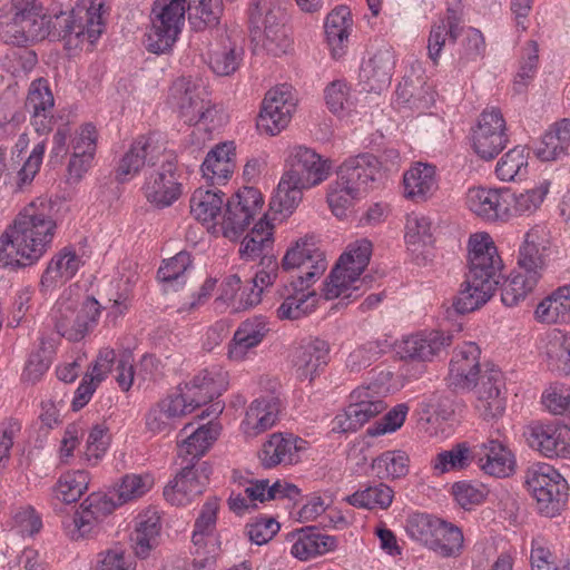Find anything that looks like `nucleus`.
<instances>
[{
  "label": "nucleus",
  "instance_id": "4d7b16f0",
  "mask_svg": "<svg viewBox=\"0 0 570 570\" xmlns=\"http://www.w3.org/2000/svg\"><path fill=\"white\" fill-rule=\"evenodd\" d=\"M473 459V450L468 443L455 444L450 450L442 451L435 455L431 465L434 474L442 475L452 471L466 469Z\"/></svg>",
  "mask_w": 570,
  "mask_h": 570
},
{
  "label": "nucleus",
  "instance_id": "680f3d73",
  "mask_svg": "<svg viewBox=\"0 0 570 570\" xmlns=\"http://www.w3.org/2000/svg\"><path fill=\"white\" fill-rule=\"evenodd\" d=\"M90 476L86 470L68 471L61 474L56 483V497L66 503H73L87 491Z\"/></svg>",
  "mask_w": 570,
  "mask_h": 570
},
{
  "label": "nucleus",
  "instance_id": "0e129e2a",
  "mask_svg": "<svg viewBox=\"0 0 570 570\" xmlns=\"http://www.w3.org/2000/svg\"><path fill=\"white\" fill-rule=\"evenodd\" d=\"M528 153L523 146L507 151L495 167L497 177L502 181H513L528 174Z\"/></svg>",
  "mask_w": 570,
  "mask_h": 570
},
{
  "label": "nucleus",
  "instance_id": "3c124183",
  "mask_svg": "<svg viewBox=\"0 0 570 570\" xmlns=\"http://www.w3.org/2000/svg\"><path fill=\"white\" fill-rule=\"evenodd\" d=\"M541 274L517 267L502 286L501 299L505 306H515L523 301L537 286Z\"/></svg>",
  "mask_w": 570,
  "mask_h": 570
},
{
  "label": "nucleus",
  "instance_id": "69168bd1",
  "mask_svg": "<svg viewBox=\"0 0 570 570\" xmlns=\"http://www.w3.org/2000/svg\"><path fill=\"white\" fill-rule=\"evenodd\" d=\"M404 239L407 248L415 253L432 244L431 220L419 213L406 216Z\"/></svg>",
  "mask_w": 570,
  "mask_h": 570
},
{
  "label": "nucleus",
  "instance_id": "cd10ccee",
  "mask_svg": "<svg viewBox=\"0 0 570 570\" xmlns=\"http://www.w3.org/2000/svg\"><path fill=\"white\" fill-rule=\"evenodd\" d=\"M463 31V10L449 7L443 16L435 20L428 38V56L434 65L439 63L446 39L454 42Z\"/></svg>",
  "mask_w": 570,
  "mask_h": 570
},
{
  "label": "nucleus",
  "instance_id": "aec40b11",
  "mask_svg": "<svg viewBox=\"0 0 570 570\" xmlns=\"http://www.w3.org/2000/svg\"><path fill=\"white\" fill-rule=\"evenodd\" d=\"M551 230L546 225H534L524 235L519 248L518 265L528 271H534L542 275L547 267L548 258L553 253Z\"/></svg>",
  "mask_w": 570,
  "mask_h": 570
},
{
  "label": "nucleus",
  "instance_id": "de8ad7c7",
  "mask_svg": "<svg viewBox=\"0 0 570 570\" xmlns=\"http://www.w3.org/2000/svg\"><path fill=\"white\" fill-rule=\"evenodd\" d=\"M273 228L274 226L267 219L261 218L244 237L239 247L240 257L245 261H255L262 259L265 255H272Z\"/></svg>",
  "mask_w": 570,
  "mask_h": 570
},
{
  "label": "nucleus",
  "instance_id": "4468645a",
  "mask_svg": "<svg viewBox=\"0 0 570 570\" xmlns=\"http://www.w3.org/2000/svg\"><path fill=\"white\" fill-rule=\"evenodd\" d=\"M527 445L547 459L570 460V429L556 422H533L524 428Z\"/></svg>",
  "mask_w": 570,
  "mask_h": 570
},
{
  "label": "nucleus",
  "instance_id": "c85d7f7f",
  "mask_svg": "<svg viewBox=\"0 0 570 570\" xmlns=\"http://www.w3.org/2000/svg\"><path fill=\"white\" fill-rule=\"evenodd\" d=\"M191 424H186L177 435L178 455L188 463L203 456L217 440L220 426L213 421L191 430Z\"/></svg>",
  "mask_w": 570,
  "mask_h": 570
},
{
  "label": "nucleus",
  "instance_id": "58836bf2",
  "mask_svg": "<svg viewBox=\"0 0 570 570\" xmlns=\"http://www.w3.org/2000/svg\"><path fill=\"white\" fill-rule=\"evenodd\" d=\"M550 185L549 180H543L533 188L520 193H512L505 188V222L534 214L549 194Z\"/></svg>",
  "mask_w": 570,
  "mask_h": 570
},
{
  "label": "nucleus",
  "instance_id": "864d4df0",
  "mask_svg": "<svg viewBox=\"0 0 570 570\" xmlns=\"http://www.w3.org/2000/svg\"><path fill=\"white\" fill-rule=\"evenodd\" d=\"M307 189L309 188L302 186L298 181L283 173L269 202L271 209L283 217L289 216L301 204L303 193Z\"/></svg>",
  "mask_w": 570,
  "mask_h": 570
},
{
  "label": "nucleus",
  "instance_id": "412c9836",
  "mask_svg": "<svg viewBox=\"0 0 570 570\" xmlns=\"http://www.w3.org/2000/svg\"><path fill=\"white\" fill-rule=\"evenodd\" d=\"M336 177L362 198L381 177V164L371 154L350 157L340 165Z\"/></svg>",
  "mask_w": 570,
  "mask_h": 570
},
{
  "label": "nucleus",
  "instance_id": "79ce46f5",
  "mask_svg": "<svg viewBox=\"0 0 570 570\" xmlns=\"http://www.w3.org/2000/svg\"><path fill=\"white\" fill-rule=\"evenodd\" d=\"M570 147V119L552 125L535 144L534 154L542 161H553L564 157Z\"/></svg>",
  "mask_w": 570,
  "mask_h": 570
},
{
  "label": "nucleus",
  "instance_id": "1a4fd4ad",
  "mask_svg": "<svg viewBox=\"0 0 570 570\" xmlns=\"http://www.w3.org/2000/svg\"><path fill=\"white\" fill-rule=\"evenodd\" d=\"M284 271L298 269L296 282L312 286L326 271L327 261L313 235L299 237L282 258Z\"/></svg>",
  "mask_w": 570,
  "mask_h": 570
},
{
  "label": "nucleus",
  "instance_id": "39448f33",
  "mask_svg": "<svg viewBox=\"0 0 570 570\" xmlns=\"http://www.w3.org/2000/svg\"><path fill=\"white\" fill-rule=\"evenodd\" d=\"M169 105L188 125L213 122L216 109L208 99V92L202 79L180 77L176 79L168 98Z\"/></svg>",
  "mask_w": 570,
  "mask_h": 570
},
{
  "label": "nucleus",
  "instance_id": "f704fd0d",
  "mask_svg": "<svg viewBox=\"0 0 570 570\" xmlns=\"http://www.w3.org/2000/svg\"><path fill=\"white\" fill-rule=\"evenodd\" d=\"M268 331V323L264 316L243 321L228 345V357L236 362L245 360L248 353L263 342Z\"/></svg>",
  "mask_w": 570,
  "mask_h": 570
},
{
  "label": "nucleus",
  "instance_id": "5fc2aeb1",
  "mask_svg": "<svg viewBox=\"0 0 570 570\" xmlns=\"http://www.w3.org/2000/svg\"><path fill=\"white\" fill-rule=\"evenodd\" d=\"M190 214L203 224L215 226L214 222L224 205V194L219 190L197 188L189 200Z\"/></svg>",
  "mask_w": 570,
  "mask_h": 570
},
{
  "label": "nucleus",
  "instance_id": "e433bc0d",
  "mask_svg": "<svg viewBox=\"0 0 570 570\" xmlns=\"http://www.w3.org/2000/svg\"><path fill=\"white\" fill-rule=\"evenodd\" d=\"M279 413V402L274 396L254 400L248 406L240 429L246 438H256L272 429Z\"/></svg>",
  "mask_w": 570,
  "mask_h": 570
},
{
  "label": "nucleus",
  "instance_id": "2f4dec72",
  "mask_svg": "<svg viewBox=\"0 0 570 570\" xmlns=\"http://www.w3.org/2000/svg\"><path fill=\"white\" fill-rule=\"evenodd\" d=\"M503 382L499 371L483 377L476 390L475 410L479 416L495 424L505 411V397L502 394Z\"/></svg>",
  "mask_w": 570,
  "mask_h": 570
},
{
  "label": "nucleus",
  "instance_id": "bb28decb",
  "mask_svg": "<svg viewBox=\"0 0 570 570\" xmlns=\"http://www.w3.org/2000/svg\"><path fill=\"white\" fill-rule=\"evenodd\" d=\"M236 168V145L224 141L215 145L202 164V176L209 185H224L233 176Z\"/></svg>",
  "mask_w": 570,
  "mask_h": 570
},
{
  "label": "nucleus",
  "instance_id": "49530a36",
  "mask_svg": "<svg viewBox=\"0 0 570 570\" xmlns=\"http://www.w3.org/2000/svg\"><path fill=\"white\" fill-rule=\"evenodd\" d=\"M386 409L384 400L374 401H351L344 414L337 415L334 420V428L338 432L356 431L364 423L370 421Z\"/></svg>",
  "mask_w": 570,
  "mask_h": 570
},
{
  "label": "nucleus",
  "instance_id": "20e7f679",
  "mask_svg": "<svg viewBox=\"0 0 570 570\" xmlns=\"http://www.w3.org/2000/svg\"><path fill=\"white\" fill-rule=\"evenodd\" d=\"M524 482L540 514L553 518L561 513L568 501V483L558 470L544 462L533 463Z\"/></svg>",
  "mask_w": 570,
  "mask_h": 570
},
{
  "label": "nucleus",
  "instance_id": "9b49d317",
  "mask_svg": "<svg viewBox=\"0 0 570 570\" xmlns=\"http://www.w3.org/2000/svg\"><path fill=\"white\" fill-rule=\"evenodd\" d=\"M285 166V174L309 189L325 181L332 170V163L328 159L304 145L288 148Z\"/></svg>",
  "mask_w": 570,
  "mask_h": 570
},
{
  "label": "nucleus",
  "instance_id": "423d86ee",
  "mask_svg": "<svg viewBox=\"0 0 570 570\" xmlns=\"http://www.w3.org/2000/svg\"><path fill=\"white\" fill-rule=\"evenodd\" d=\"M187 0H156L146 46L150 52L163 53L176 42L185 21Z\"/></svg>",
  "mask_w": 570,
  "mask_h": 570
},
{
  "label": "nucleus",
  "instance_id": "f3484780",
  "mask_svg": "<svg viewBox=\"0 0 570 570\" xmlns=\"http://www.w3.org/2000/svg\"><path fill=\"white\" fill-rule=\"evenodd\" d=\"M210 468L188 463L164 489L165 499L173 505H186L200 495L208 482Z\"/></svg>",
  "mask_w": 570,
  "mask_h": 570
},
{
  "label": "nucleus",
  "instance_id": "37998d69",
  "mask_svg": "<svg viewBox=\"0 0 570 570\" xmlns=\"http://www.w3.org/2000/svg\"><path fill=\"white\" fill-rule=\"evenodd\" d=\"M365 289L361 276L353 275L347 267L336 263L324 284L323 294L326 299H348L357 298Z\"/></svg>",
  "mask_w": 570,
  "mask_h": 570
},
{
  "label": "nucleus",
  "instance_id": "4c0bfd02",
  "mask_svg": "<svg viewBox=\"0 0 570 570\" xmlns=\"http://www.w3.org/2000/svg\"><path fill=\"white\" fill-rule=\"evenodd\" d=\"M160 533V517L155 509L141 511L135 519V529L130 540L135 553L139 558H146L158 544Z\"/></svg>",
  "mask_w": 570,
  "mask_h": 570
},
{
  "label": "nucleus",
  "instance_id": "9d476101",
  "mask_svg": "<svg viewBox=\"0 0 570 570\" xmlns=\"http://www.w3.org/2000/svg\"><path fill=\"white\" fill-rule=\"evenodd\" d=\"M472 148L482 159L490 160L508 145L507 122L500 109L490 107L479 116L471 132Z\"/></svg>",
  "mask_w": 570,
  "mask_h": 570
},
{
  "label": "nucleus",
  "instance_id": "6ab92c4d",
  "mask_svg": "<svg viewBox=\"0 0 570 570\" xmlns=\"http://www.w3.org/2000/svg\"><path fill=\"white\" fill-rule=\"evenodd\" d=\"M262 206L259 194L248 189L244 194H237L226 203V209L222 220V233L224 237L232 240L237 239L249 225Z\"/></svg>",
  "mask_w": 570,
  "mask_h": 570
},
{
  "label": "nucleus",
  "instance_id": "09e8293b",
  "mask_svg": "<svg viewBox=\"0 0 570 570\" xmlns=\"http://www.w3.org/2000/svg\"><path fill=\"white\" fill-rule=\"evenodd\" d=\"M497 287L483 279L473 281L465 275L460 291L453 301V307L458 313H470L485 304L493 295Z\"/></svg>",
  "mask_w": 570,
  "mask_h": 570
},
{
  "label": "nucleus",
  "instance_id": "f257e3e1",
  "mask_svg": "<svg viewBox=\"0 0 570 570\" xmlns=\"http://www.w3.org/2000/svg\"><path fill=\"white\" fill-rule=\"evenodd\" d=\"M104 0H81L68 12L52 11L40 16L38 39L65 40L71 48H88L104 32Z\"/></svg>",
  "mask_w": 570,
  "mask_h": 570
},
{
  "label": "nucleus",
  "instance_id": "8fccbe9b",
  "mask_svg": "<svg viewBox=\"0 0 570 570\" xmlns=\"http://www.w3.org/2000/svg\"><path fill=\"white\" fill-rule=\"evenodd\" d=\"M541 350L551 370L570 373V333L550 331L542 338Z\"/></svg>",
  "mask_w": 570,
  "mask_h": 570
},
{
  "label": "nucleus",
  "instance_id": "dca6fc26",
  "mask_svg": "<svg viewBox=\"0 0 570 570\" xmlns=\"http://www.w3.org/2000/svg\"><path fill=\"white\" fill-rule=\"evenodd\" d=\"M165 147L156 135L139 136L120 158L115 170L116 180L126 183L146 166H154L164 156Z\"/></svg>",
  "mask_w": 570,
  "mask_h": 570
},
{
  "label": "nucleus",
  "instance_id": "4be33fe9",
  "mask_svg": "<svg viewBox=\"0 0 570 570\" xmlns=\"http://www.w3.org/2000/svg\"><path fill=\"white\" fill-rule=\"evenodd\" d=\"M453 334L443 330H425L406 336L399 345L402 358L430 362L452 344Z\"/></svg>",
  "mask_w": 570,
  "mask_h": 570
},
{
  "label": "nucleus",
  "instance_id": "bf43d9fd",
  "mask_svg": "<svg viewBox=\"0 0 570 570\" xmlns=\"http://www.w3.org/2000/svg\"><path fill=\"white\" fill-rule=\"evenodd\" d=\"M409 455L400 450L385 451L371 464L372 471L381 480H394L409 472Z\"/></svg>",
  "mask_w": 570,
  "mask_h": 570
},
{
  "label": "nucleus",
  "instance_id": "0eeeda50",
  "mask_svg": "<svg viewBox=\"0 0 570 570\" xmlns=\"http://www.w3.org/2000/svg\"><path fill=\"white\" fill-rule=\"evenodd\" d=\"M100 314L97 299L88 297L80 306L70 296L62 295L51 309V320L61 336L80 341L95 326Z\"/></svg>",
  "mask_w": 570,
  "mask_h": 570
},
{
  "label": "nucleus",
  "instance_id": "f8f14e48",
  "mask_svg": "<svg viewBox=\"0 0 570 570\" xmlns=\"http://www.w3.org/2000/svg\"><path fill=\"white\" fill-rule=\"evenodd\" d=\"M297 98L294 89L284 83L269 89L262 102L258 127L269 136L283 131L296 110Z\"/></svg>",
  "mask_w": 570,
  "mask_h": 570
},
{
  "label": "nucleus",
  "instance_id": "7c9ffc66",
  "mask_svg": "<svg viewBox=\"0 0 570 570\" xmlns=\"http://www.w3.org/2000/svg\"><path fill=\"white\" fill-rule=\"evenodd\" d=\"M309 288L311 286L301 285L296 281L284 285L278 291L283 302L276 309L277 317L279 320H298L314 312L317 305V295Z\"/></svg>",
  "mask_w": 570,
  "mask_h": 570
},
{
  "label": "nucleus",
  "instance_id": "393cba45",
  "mask_svg": "<svg viewBox=\"0 0 570 570\" xmlns=\"http://www.w3.org/2000/svg\"><path fill=\"white\" fill-rule=\"evenodd\" d=\"M327 342L315 338L298 346L292 357L294 374L301 382H312L324 371L328 362Z\"/></svg>",
  "mask_w": 570,
  "mask_h": 570
},
{
  "label": "nucleus",
  "instance_id": "f03ea898",
  "mask_svg": "<svg viewBox=\"0 0 570 570\" xmlns=\"http://www.w3.org/2000/svg\"><path fill=\"white\" fill-rule=\"evenodd\" d=\"M279 0H253L248 8L252 40L273 56L286 53L292 46Z\"/></svg>",
  "mask_w": 570,
  "mask_h": 570
},
{
  "label": "nucleus",
  "instance_id": "a19ab883",
  "mask_svg": "<svg viewBox=\"0 0 570 570\" xmlns=\"http://www.w3.org/2000/svg\"><path fill=\"white\" fill-rule=\"evenodd\" d=\"M82 264L83 261L73 249L62 248L51 258L43 272L41 277L42 287L46 289L55 288L67 283L77 274Z\"/></svg>",
  "mask_w": 570,
  "mask_h": 570
},
{
  "label": "nucleus",
  "instance_id": "a878e982",
  "mask_svg": "<svg viewBox=\"0 0 570 570\" xmlns=\"http://www.w3.org/2000/svg\"><path fill=\"white\" fill-rule=\"evenodd\" d=\"M465 206L487 222H505V188L472 187L465 194Z\"/></svg>",
  "mask_w": 570,
  "mask_h": 570
},
{
  "label": "nucleus",
  "instance_id": "a211bd4d",
  "mask_svg": "<svg viewBox=\"0 0 570 570\" xmlns=\"http://www.w3.org/2000/svg\"><path fill=\"white\" fill-rule=\"evenodd\" d=\"M473 459L484 474L494 478H508L514 473L517 466L511 449L492 435L473 448Z\"/></svg>",
  "mask_w": 570,
  "mask_h": 570
},
{
  "label": "nucleus",
  "instance_id": "ddd939ff",
  "mask_svg": "<svg viewBox=\"0 0 570 570\" xmlns=\"http://www.w3.org/2000/svg\"><path fill=\"white\" fill-rule=\"evenodd\" d=\"M466 275L473 281L483 279L495 287L499 284L502 261L492 237L487 233H475L469 238Z\"/></svg>",
  "mask_w": 570,
  "mask_h": 570
},
{
  "label": "nucleus",
  "instance_id": "ea45409f",
  "mask_svg": "<svg viewBox=\"0 0 570 570\" xmlns=\"http://www.w3.org/2000/svg\"><path fill=\"white\" fill-rule=\"evenodd\" d=\"M184 386L199 407L218 397L226 390L227 373L220 367L206 368Z\"/></svg>",
  "mask_w": 570,
  "mask_h": 570
},
{
  "label": "nucleus",
  "instance_id": "603ef678",
  "mask_svg": "<svg viewBox=\"0 0 570 570\" xmlns=\"http://www.w3.org/2000/svg\"><path fill=\"white\" fill-rule=\"evenodd\" d=\"M279 265L274 255L263 256L259 269L253 278V286L245 287V295L237 307H254L262 301L265 288L272 286L278 276Z\"/></svg>",
  "mask_w": 570,
  "mask_h": 570
},
{
  "label": "nucleus",
  "instance_id": "7ed1b4c3",
  "mask_svg": "<svg viewBox=\"0 0 570 570\" xmlns=\"http://www.w3.org/2000/svg\"><path fill=\"white\" fill-rule=\"evenodd\" d=\"M36 252V203L30 202L0 237V265L30 266Z\"/></svg>",
  "mask_w": 570,
  "mask_h": 570
},
{
  "label": "nucleus",
  "instance_id": "2eb2a0df",
  "mask_svg": "<svg viewBox=\"0 0 570 570\" xmlns=\"http://www.w3.org/2000/svg\"><path fill=\"white\" fill-rule=\"evenodd\" d=\"M175 163L166 158L161 166L146 175L141 193L153 207H170L183 195V185Z\"/></svg>",
  "mask_w": 570,
  "mask_h": 570
},
{
  "label": "nucleus",
  "instance_id": "c9c22d12",
  "mask_svg": "<svg viewBox=\"0 0 570 570\" xmlns=\"http://www.w3.org/2000/svg\"><path fill=\"white\" fill-rule=\"evenodd\" d=\"M287 539L292 542V556L302 561L325 554L336 547L334 537L323 534L313 527L293 531Z\"/></svg>",
  "mask_w": 570,
  "mask_h": 570
},
{
  "label": "nucleus",
  "instance_id": "13d9d810",
  "mask_svg": "<svg viewBox=\"0 0 570 570\" xmlns=\"http://www.w3.org/2000/svg\"><path fill=\"white\" fill-rule=\"evenodd\" d=\"M393 490L384 484L379 483L370 485L363 490L355 491L345 498V501L357 509H387L393 501Z\"/></svg>",
  "mask_w": 570,
  "mask_h": 570
},
{
  "label": "nucleus",
  "instance_id": "6e6d98bb",
  "mask_svg": "<svg viewBox=\"0 0 570 570\" xmlns=\"http://www.w3.org/2000/svg\"><path fill=\"white\" fill-rule=\"evenodd\" d=\"M154 484L155 479L150 473H129L120 479L112 492L117 503L124 505L147 494Z\"/></svg>",
  "mask_w": 570,
  "mask_h": 570
},
{
  "label": "nucleus",
  "instance_id": "a18cd8bd",
  "mask_svg": "<svg viewBox=\"0 0 570 570\" xmlns=\"http://www.w3.org/2000/svg\"><path fill=\"white\" fill-rule=\"evenodd\" d=\"M324 29L332 56L334 58L342 57L352 29L350 10L343 6L332 10L325 19Z\"/></svg>",
  "mask_w": 570,
  "mask_h": 570
},
{
  "label": "nucleus",
  "instance_id": "72a5a7b5",
  "mask_svg": "<svg viewBox=\"0 0 570 570\" xmlns=\"http://www.w3.org/2000/svg\"><path fill=\"white\" fill-rule=\"evenodd\" d=\"M306 448V441L293 434L274 433L263 444L258 453L261 463L265 468L278 464H293L298 461V453Z\"/></svg>",
  "mask_w": 570,
  "mask_h": 570
},
{
  "label": "nucleus",
  "instance_id": "e2e57ef3",
  "mask_svg": "<svg viewBox=\"0 0 570 570\" xmlns=\"http://www.w3.org/2000/svg\"><path fill=\"white\" fill-rule=\"evenodd\" d=\"M442 522V519L426 513H413L406 520L405 530L410 538L425 547L434 544L440 548L433 538L441 531Z\"/></svg>",
  "mask_w": 570,
  "mask_h": 570
},
{
  "label": "nucleus",
  "instance_id": "052dcab7",
  "mask_svg": "<svg viewBox=\"0 0 570 570\" xmlns=\"http://www.w3.org/2000/svg\"><path fill=\"white\" fill-rule=\"evenodd\" d=\"M110 445V434L104 424L94 425L87 435L80 460L86 466H97L105 458Z\"/></svg>",
  "mask_w": 570,
  "mask_h": 570
},
{
  "label": "nucleus",
  "instance_id": "338daca9",
  "mask_svg": "<svg viewBox=\"0 0 570 570\" xmlns=\"http://www.w3.org/2000/svg\"><path fill=\"white\" fill-rule=\"evenodd\" d=\"M191 266L190 255L179 252L174 257L164 262L158 269V279L163 283L164 289H178L185 284V274Z\"/></svg>",
  "mask_w": 570,
  "mask_h": 570
},
{
  "label": "nucleus",
  "instance_id": "473e14b6",
  "mask_svg": "<svg viewBox=\"0 0 570 570\" xmlns=\"http://www.w3.org/2000/svg\"><path fill=\"white\" fill-rule=\"evenodd\" d=\"M439 189L435 166L415 163L403 174V195L414 203H423L432 198Z\"/></svg>",
  "mask_w": 570,
  "mask_h": 570
},
{
  "label": "nucleus",
  "instance_id": "c756f323",
  "mask_svg": "<svg viewBox=\"0 0 570 570\" xmlns=\"http://www.w3.org/2000/svg\"><path fill=\"white\" fill-rule=\"evenodd\" d=\"M244 55L242 36L235 31L220 35L209 50V67L219 76H228L235 72Z\"/></svg>",
  "mask_w": 570,
  "mask_h": 570
},
{
  "label": "nucleus",
  "instance_id": "5701e85b",
  "mask_svg": "<svg viewBox=\"0 0 570 570\" xmlns=\"http://www.w3.org/2000/svg\"><path fill=\"white\" fill-rule=\"evenodd\" d=\"M395 67V55L390 46H383L361 65L358 79L368 92H381L391 83Z\"/></svg>",
  "mask_w": 570,
  "mask_h": 570
},
{
  "label": "nucleus",
  "instance_id": "b1692460",
  "mask_svg": "<svg viewBox=\"0 0 570 570\" xmlns=\"http://www.w3.org/2000/svg\"><path fill=\"white\" fill-rule=\"evenodd\" d=\"M480 348L473 342L458 346L450 362L449 384L455 389H471L480 374Z\"/></svg>",
  "mask_w": 570,
  "mask_h": 570
},
{
  "label": "nucleus",
  "instance_id": "774afa93",
  "mask_svg": "<svg viewBox=\"0 0 570 570\" xmlns=\"http://www.w3.org/2000/svg\"><path fill=\"white\" fill-rule=\"evenodd\" d=\"M440 528L441 531H438V534L433 538L435 544L440 548L434 544H430L428 548L442 558L459 557L462 552L464 541L461 529L444 520Z\"/></svg>",
  "mask_w": 570,
  "mask_h": 570
},
{
  "label": "nucleus",
  "instance_id": "c03bdc74",
  "mask_svg": "<svg viewBox=\"0 0 570 570\" xmlns=\"http://www.w3.org/2000/svg\"><path fill=\"white\" fill-rule=\"evenodd\" d=\"M534 316L544 324L570 323V284L558 287L542 299L534 311Z\"/></svg>",
  "mask_w": 570,
  "mask_h": 570
},
{
  "label": "nucleus",
  "instance_id": "6e6552de",
  "mask_svg": "<svg viewBox=\"0 0 570 570\" xmlns=\"http://www.w3.org/2000/svg\"><path fill=\"white\" fill-rule=\"evenodd\" d=\"M219 501L209 498L202 505L195 521L191 542L194 544V570H212L220 551V541L216 531Z\"/></svg>",
  "mask_w": 570,
  "mask_h": 570
}]
</instances>
